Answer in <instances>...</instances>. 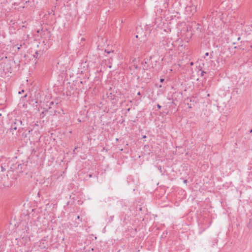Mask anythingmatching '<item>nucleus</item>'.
<instances>
[{"mask_svg": "<svg viewBox=\"0 0 252 252\" xmlns=\"http://www.w3.org/2000/svg\"><path fill=\"white\" fill-rule=\"evenodd\" d=\"M22 122L20 120H15V122L11 125V129L16 130L17 129V126L21 125Z\"/></svg>", "mask_w": 252, "mask_h": 252, "instance_id": "nucleus-1", "label": "nucleus"}, {"mask_svg": "<svg viewBox=\"0 0 252 252\" xmlns=\"http://www.w3.org/2000/svg\"><path fill=\"white\" fill-rule=\"evenodd\" d=\"M186 11L189 12L192 15L196 11V7L194 5L187 6L186 8Z\"/></svg>", "mask_w": 252, "mask_h": 252, "instance_id": "nucleus-2", "label": "nucleus"}, {"mask_svg": "<svg viewBox=\"0 0 252 252\" xmlns=\"http://www.w3.org/2000/svg\"><path fill=\"white\" fill-rule=\"evenodd\" d=\"M1 171H4L6 170V169L5 168V167L1 164Z\"/></svg>", "mask_w": 252, "mask_h": 252, "instance_id": "nucleus-3", "label": "nucleus"}, {"mask_svg": "<svg viewBox=\"0 0 252 252\" xmlns=\"http://www.w3.org/2000/svg\"><path fill=\"white\" fill-rule=\"evenodd\" d=\"M54 104V102L53 101L50 102L49 105V108H50L51 107V106L53 105Z\"/></svg>", "mask_w": 252, "mask_h": 252, "instance_id": "nucleus-4", "label": "nucleus"}, {"mask_svg": "<svg viewBox=\"0 0 252 252\" xmlns=\"http://www.w3.org/2000/svg\"><path fill=\"white\" fill-rule=\"evenodd\" d=\"M206 73V72L205 71H201V75L202 76H203Z\"/></svg>", "mask_w": 252, "mask_h": 252, "instance_id": "nucleus-5", "label": "nucleus"}, {"mask_svg": "<svg viewBox=\"0 0 252 252\" xmlns=\"http://www.w3.org/2000/svg\"><path fill=\"white\" fill-rule=\"evenodd\" d=\"M35 55H34V57L36 58H38V52H36L35 53Z\"/></svg>", "mask_w": 252, "mask_h": 252, "instance_id": "nucleus-6", "label": "nucleus"}, {"mask_svg": "<svg viewBox=\"0 0 252 252\" xmlns=\"http://www.w3.org/2000/svg\"><path fill=\"white\" fill-rule=\"evenodd\" d=\"M164 81V79H163V78H161L160 79V82H161V83L163 82Z\"/></svg>", "mask_w": 252, "mask_h": 252, "instance_id": "nucleus-7", "label": "nucleus"}, {"mask_svg": "<svg viewBox=\"0 0 252 252\" xmlns=\"http://www.w3.org/2000/svg\"><path fill=\"white\" fill-rule=\"evenodd\" d=\"M157 107L158 109H160L161 108V106L158 104H157Z\"/></svg>", "mask_w": 252, "mask_h": 252, "instance_id": "nucleus-8", "label": "nucleus"}, {"mask_svg": "<svg viewBox=\"0 0 252 252\" xmlns=\"http://www.w3.org/2000/svg\"><path fill=\"white\" fill-rule=\"evenodd\" d=\"M77 219L80 220L82 221V219H80V217L79 216H77Z\"/></svg>", "mask_w": 252, "mask_h": 252, "instance_id": "nucleus-9", "label": "nucleus"}, {"mask_svg": "<svg viewBox=\"0 0 252 252\" xmlns=\"http://www.w3.org/2000/svg\"><path fill=\"white\" fill-rule=\"evenodd\" d=\"M89 178L92 177V174H89Z\"/></svg>", "mask_w": 252, "mask_h": 252, "instance_id": "nucleus-10", "label": "nucleus"}, {"mask_svg": "<svg viewBox=\"0 0 252 252\" xmlns=\"http://www.w3.org/2000/svg\"><path fill=\"white\" fill-rule=\"evenodd\" d=\"M184 182V183H187L188 182V180H185Z\"/></svg>", "mask_w": 252, "mask_h": 252, "instance_id": "nucleus-11", "label": "nucleus"}, {"mask_svg": "<svg viewBox=\"0 0 252 252\" xmlns=\"http://www.w3.org/2000/svg\"><path fill=\"white\" fill-rule=\"evenodd\" d=\"M130 110V108H128L127 109V112H129Z\"/></svg>", "mask_w": 252, "mask_h": 252, "instance_id": "nucleus-12", "label": "nucleus"}, {"mask_svg": "<svg viewBox=\"0 0 252 252\" xmlns=\"http://www.w3.org/2000/svg\"><path fill=\"white\" fill-rule=\"evenodd\" d=\"M205 55H206V56H208V55H209V53H206L205 54Z\"/></svg>", "mask_w": 252, "mask_h": 252, "instance_id": "nucleus-13", "label": "nucleus"}, {"mask_svg": "<svg viewBox=\"0 0 252 252\" xmlns=\"http://www.w3.org/2000/svg\"><path fill=\"white\" fill-rule=\"evenodd\" d=\"M137 94H138V95H140L141 94L140 92H138V93H137Z\"/></svg>", "mask_w": 252, "mask_h": 252, "instance_id": "nucleus-14", "label": "nucleus"}, {"mask_svg": "<svg viewBox=\"0 0 252 252\" xmlns=\"http://www.w3.org/2000/svg\"><path fill=\"white\" fill-rule=\"evenodd\" d=\"M135 37H136V38H138V37H139V35H136Z\"/></svg>", "mask_w": 252, "mask_h": 252, "instance_id": "nucleus-15", "label": "nucleus"}, {"mask_svg": "<svg viewBox=\"0 0 252 252\" xmlns=\"http://www.w3.org/2000/svg\"><path fill=\"white\" fill-rule=\"evenodd\" d=\"M240 39H241V38H240V37H239L238 38V40H240Z\"/></svg>", "mask_w": 252, "mask_h": 252, "instance_id": "nucleus-16", "label": "nucleus"}, {"mask_svg": "<svg viewBox=\"0 0 252 252\" xmlns=\"http://www.w3.org/2000/svg\"><path fill=\"white\" fill-rule=\"evenodd\" d=\"M144 63H146V64L147 63L146 61H145Z\"/></svg>", "mask_w": 252, "mask_h": 252, "instance_id": "nucleus-17", "label": "nucleus"}, {"mask_svg": "<svg viewBox=\"0 0 252 252\" xmlns=\"http://www.w3.org/2000/svg\"><path fill=\"white\" fill-rule=\"evenodd\" d=\"M193 63H192V62H191V63H190V65H193Z\"/></svg>", "mask_w": 252, "mask_h": 252, "instance_id": "nucleus-18", "label": "nucleus"}, {"mask_svg": "<svg viewBox=\"0 0 252 252\" xmlns=\"http://www.w3.org/2000/svg\"><path fill=\"white\" fill-rule=\"evenodd\" d=\"M250 132H252V129L251 130Z\"/></svg>", "mask_w": 252, "mask_h": 252, "instance_id": "nucleus-19", "label": "nucleus"}]
</instances>
